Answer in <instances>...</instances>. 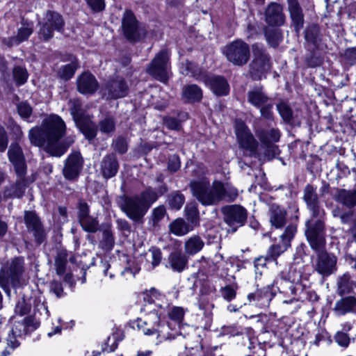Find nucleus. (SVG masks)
I'll list each match as a JSON object with an SVG mask.
<instances>
[{
  "mask_svg": "<svg viewBox=\"0 0 356 356\" xmlns=\"http://www.w3.org/2000/svg\"><path fill=\"white\" fill-rule=\"evenodd\" d=\"M169 55L167 51H161L152 61L147 72L156 79L167 83L169 79Z\"/></svg>",
  "mask_w": 356,
  "mask_h": 356,
  "instance_id": "nucleus-10",
  "label": "nucleus"
},
{
  "mask_svg": "<svg viewBox=\"0 0 356 356\" xmlns=\"http://www.w3.org/2000/svg\"><path fill=\"white\" fill-rule=\"evenodd\" d=\"M169 317L175 321L181 322L184 316V310L181 307H172L168 313Z\"/></svg>",
  "mask_w": 356,
  "mask_h": 356,
  "instance_id": "nucleus-59",
  "label": "nucleus"
},
{
  "mask_svg": "<svg viewBox=\"0 0 356 356\" xmlns=\"http://www.w3.org/2000/svg\"><path fill=\"white\" fill-rule=\"evenodd\" d=\"M180 70L183 74L193 76L197 79H201L200 71L192 62L186 60L185 62L182 63Z\"/></svg>",
  "mask_w": 356,
  "mask_h": 356,
  "instance_id": "nucleus-43",
  "label": "nucleus"
},
{
  "mask_svg": "<svg viewBox=\"0 0 356 356\" xmlns=\"http://www.w3.org/2000/svg\"><path fill=\"white\" fill-rule=\"evenodd\" d=\"M101 169L105 178L108 179L115 176L118 170V163L115 156H105L102 161Z\"/></svg>",
  "mask_w": 356,
  "mask_h": 356,
  "instance_id": "nucleus-32",
  "label": "nucleus"
},
{
  "mask_svg": "<svg viewBox=\"0 0 356 356\" xmlns=\"http://www.w3.org/2000/svg\"><path fill=\"white\" fill-rule=\"evenodd\" d=\"M337 259L334 255L322 252L318 255L315 270L323 277H327L337 271Z\"/></svg>",
  "mask_w": 356,
  "mask_h": 356,
  "instance_id": "nucleus-15",
  "label": "nucleus"
},
{
  "mask_svg": "<svg viewBox=\"0 0 356 356\" xmlns=\"http://www.w3.org/2000/svg\"><path fill=\"white\" fill-rule=\"evenodd\" d=\"M8 155L9 161L14 166L17 177L22 179L26 173V165L21 147L17 143L11 144Z\"/></svg>",
  "mask_w": 356,
  "mask_h": 356,
  "instance_id": "nucleus-14",
  "label": "nucleus"
},
{
  "mask_svg": "<svg viewBox=\"0 0 356 356\" xmlns=\"http://www.w3.org/2000/svg\"><path fill=\"white\" fill-rule=\"evenodd\" d=\"M19 115L23 118H28L32 113L31 106L26 102H21L17 106Z\"/></svg>",
  "mask_w": 356,
  "mask_h": 356,
  "instance_id": "nucleus-60",
  "label": "nucleus"
},
{
  "mask_svg": "<svg viewBox=\"0 0 356 356\" xmlns=\"http://www.w3.org/2000/svg\"><path fill=\"white\" fill-rule=\"evenodd\" d=\"M13 76L16 85L19 86L27 81L29 74L25 67L15 66L13 70Z\"/></svg>",
  "mask_w": 356,
  "mask_h": 356,
  "instance_id": "nucleus-44",
  "label": "nucleus"
},
{
  "mask_svg": "<svg viewBox=\"0 0 356 356\" xmlns=\"http://www.w3.org/2000/svg\"><path fill=\"white\" fill-rule=\"evenodd\" d=\"M188 263L187 257L181 252L175 251L170 254L167 267L177 272H181Z\"/></svg>",
  "mask_w": 356,
  "mask_h": 356,
  "instance_id": "nucleus-31",
  "label": "nucleus"
},
{
  "mask_svg": "<svg viewBox=\"0 0 356 356\" xmlns=\"http://www.w3.org/2000/svg\"><path fill=\"white\" fill-rule=\"evenodd\" d=\"M79 129L88 140H92L97 134V128L95 124L91 121L76 122Z\"/></svg>",
  "mask_w": 356,
  "mask_h": 356,
  "instance_id": "nucleus-42",
  "label": "nucleus"
},
{
  "mask_svg": "<svg viewBox=\"0 0 356 356\" xmlns=\"http://www.w3.org/2000/svg\"><path fill=\"white\" fill-rule=\"evenodd\" d=\"M221 188L220 201L226 200L228 202H232L238 197V191L236 188L228 183H222L220 181Z\"/></svg>",
  "mask_w": 356,
  "mask_h": 356,
  "instance_id": "nucleus-41",
  "label": "nucleus"
},
{
  "mask_svg": "<svg viewBox=\"0 0 356 356\" xmlns=\"http://www.w3.org/2000/svg\"><path fill=\"white\" fill-rule=\"evenodd\" d=\"M191 188L193 195L204 205L217 204L220 202V181H213L211 186L207 179L193 181Z\"/></svg>",
  "mask_w": 356,
  "mask_h": 356,
  "instance_id": "nucleus-5",
  "label": "nucleus"
},
{
  "mask_svg": "<svg viewBox=\"0 0 356 356\" xmlns=\"http://www.w3.org/2000/svg\"><path fill=\"white\" fill-rule=\"evenodd\" d=\"M223 54L233 65L243 66L250 59V50L247 43L241 40H236L225 47Z\"/></svg>",
  "mask_w": 356,
  "mask_h": 356,
  "instance_id": "nucleus-6",
  "label": "nucleus"
},
{
  "mask_svg": "<svg viewBox=\"0 0 356 356\" xmlns=\"http://www.w3.org/2000/svg\"><path fill=\"white\" fill-rule=\"evenodd\" d=\"M277 111L286 122H289L292 118V111L290 107L284 102H281L277 106Z\"/></svg>",
  "mask_w": 356,
  "mask_h": 356,
  "instance_id": "nucleus-54",
  "label": "nucleus"
},
{
  "mask_svg": "<svg viewBox=\"0 0 356 356\" xmlns=\"http://www.w3.org/2000/svg\"><path fill=\"white\" fill-rule=\"evenodd\" d=\"M334 199L347 208H353L356 205V191L337 189Z\"/></svg>",
  "mask_w": 356,
  "mask_h": 356,
  "instance_id": "nucleus-30",
  "label": "nucleus"
},
{
  "mask_svg": "<svg viewBox=\"0 0 356 356\" xmlns=\"http://www.w3.org/2000/svg\"><path fill=\"white\" fill-rule=\"evenodd\" d=\"M243 328L240 326L225 325L221 327L220 334L222 336L235 337L243 334Z\"/></svg>",
  "mask_w": 356,
  "mask_h": 356,
  "instance_id": "nucleus-52",
  "label": "nucleus"
},
{
  "mask_svg": "<svg viewBox=\"0 0 356 356\" xmlns=\"http://www.w3.org/2000/svg\"><path fill=\"white\" fill-rule=\"evenodd\" d=\"M265 19L270 26H280L285 22L282 6L277 3H270L265 10Z\"/></svg>",
  "mask_w": 356,
  "mask_h": 356,
  "instance_id": "nucleus-20",
  "label": "nucleus"
},
{
  "mask_svg": "<svg viewBox=\"0 0 356 356\" xmlns=\"http://www.w3.org/2000/svg\"><path fill=\"white\" fill-rule=\"evenodd\" d=\"M164 297L156 289H152L144 294V301L149 305L154 304L156 306L161 307L160 300Z\"/></svg>",
  "mask_w": 356,
  "mask_h": 356,
  "instance_id": "nucleus-46",
  "label": "nucleus"
},
{
  "mask_svg": "<svg viewBox=\"0 0 356 356\" xmlns=\"http://www.w3.org/2000/svg\"><path fill=\"white\" fill-rule=\"evenodd\" d=\"M274 296L272 286L268 285L250 293L248 296V300L250 303H254L260 308H264L269 306Z\"/></svg>",
  "mask_w": 356,
  "mask_h": 356,
  "instance_id": "nucleus-19",
  "label": "nucleus"
},
{
  "mask_svg": "<svg viewBox=\"0 0 356 356\" xmlns=\"http://www.w3.org/2000/svg\"><path fill=\"white\" fill-rule=\"evenodd\" d=\"M106 90L108 97L117 99L123 97L127 95L128 87L122 79L116 78L108 82Z\"/></svg>",
  "mask_w": 356,
  "mask_h": 356,
  "instance_id": "nucleus-28",
  "label": "nucleus"
},
{
  "mask_svg": "<svg viewBox=\"0 0 356 356\" xmlns=\"http://www.w3.org/2000/svg\"><path fill=\"white\" fill-rule=\"evenodd\" d=\"M17 337H19L15 336V334H13V332H11L8 335V337L7 338V345H8V348H9V350H8V348H6L5 350H3L2 352L3 356H7V355H10V350H14L15 348L19 346V343L18 340L17 339Z\"/></svg>",
  "mask_w": 356,
  "mask_h": 356,
  "instance_id": "nucleus-58",
  "label": "nucleus"
},
{
  "mask_svg": "<svg viewBox=\"0 0 356 356\" xmlns=\"http://www.w3.org/2000/svg\"><path fill=\"white\" fill-rule=\"evenodd\" d=\"M222 213L225 216V221L230 226L238 225L241 226L247 218V211L245 208L238 204L224 207Z\"/></svg>",
  "mask_w": 356,
  "mask_h": 356,
  "instance_id": "nucleus-16",
  "label": "nucleus"
},
{
  "mask_svg": "<svg viewBox=\"0 0 356 356\" xmlns=\"http://www.w3.org/2000/svg\"><path fill=\"white\" fill-rule=\"evenodd\" d=\"M185 213L187 220L191 222V226L197 225L198 222V211L196 206L194 204H187L185 207Z\"/></svg>",
  "mask_w": 356,
  "mask_h": 356,
  "instance_id": "nucleus-48",
  "label": "nucleus"
},
{
  "mask_svg": "<svg viewBox=\"0 0 356 356\" xmlns=\"http://www.w3.org/2000/svg\"><path fill=\"white\" fill-rule=\"evenodd\" d=\"M288 10L295 31L296 33H299L303 26L304 17L298 0H288Z\"/></svg>",
  "mask_w": 356,
  "mask_h": 356,
  "instance_id": "nucleus-27",
  "label": "nucleus"
},
{
  "mask_svg": "<svg viewBox=\"0 0 356 356\" xmlns=\"http://www.w3.org/2000/svg\"><path fill=\"white\" fill-rule=\"evenodd\" d=\"M86 1L94 12H100L105 8L104 0H86Z\"/></svg>",
  "mask_w": 356,
  "mask_h": 356,
  "instance_id": "nucleus-62",
  "label": "nucleus"
},
{
  "mask_svg": "<svg viewBox=\"0 0 356 356\" xmlns=\"http://www.w3.org/2000/svg\"><path fill=\"white\" fill-rule=\"evenodd\" d=\"M235 131L241 148L243 149L248 155H253L257 148V142L247 126L243 121L236 120Z\"/></svg>",
  "mask_w": 356,
  "mask_h": 356,
  "instance_id": "nucleus-13",
  "label": "nucleus"
},
{
  "mask_svg": "<svg viewBox=\"0 0 356 356\" xmlns=\"http://www.w3.org/2000/svg\"><path fill=\"white\" fill-rule=\"evenodd\" d=\"M69 106L71 115H72L74 120L76 121V122L80 121L81 116L80 102L75 99H70L69 101Z\"/></svg>",
  "mask_w": 356,
  "mask_h": 356,
  "instance_id": "nucleus-53",
  "label": "nucleus"
},
{
  "mask_svg": "<svg viewBox=\"0 0 356 356\" xmlns=\"http://www.w3.org/2000/svg\"><path fill=\"white\" fill-rule=\"evenodd\" d=\"M23 272L24 260L22 258L13 259L0 272V286L6 288L8 285H18Z\"/></svg>",
  "mask_w": 356,
  "mask_h": 356,
  "instance_id": "nucleus-7",
  "label": "nucleus"
},
{
  "mask_svg": "<svg viewBox=\"0 0 356 356\" xmlns=\"http://www.w3.org/2000/svg\"><path fill=\"white\" fill-rule=\"evenodd\" d=\"M306 41L314 46V47L319 49L322 47L321 35L318 26L312 25L307 28L305 35Z\"/></svg>",
  "mask_w": 356,
  "mask_h": 356,
  "instance_id": "nucleus-37",
  "label": "nucleus"
},
{
  "mask_svg": "<svg viewBox=\"0 0 356 356\" xmlns=\"http://www.w3.org/2000/svg\"><path fill=\"white\" fill-rule=\"evenodd\" d=\"M304 200L312 213L311 218L307 222L306 236L312 249L320 251L325 245L324 222L317 217L321 216V210L315 188L307 185L304 191Z\"/></svg>",
  "mask_w": 356,
  "mask_h": 356,
  "instance_id": "nucleus-2",
  "label": "nucleus"
},
{
  "mask_svg": "<svg viewBox=\"0 0 356 356\" xmlns=\"http://www.w3.org/2000/svg\"><path fill=\"white\" fill-rule=\"evenodd\" d=\"M33 24L23 22L21 26L17 29L15 36L4 38L2 42L8 47H12L19 44L21 42L29 39V36L33 33Z\"/></svg>",
  "mask_w": 356,
  "mask_h": 356,
  "instance_id": "nucleus-22",
  "label": "nucleus"
},
{
  "mask_svg": "<svg viewBox=\"0 0 356 356\" xmlns=\"http://www.w3.org/2000/svg\"><path fill=\"white\" fill-rule=\"evenodd\" d=\"M211 90L217 95L228 94L229 88L227 81L222 76H213L208 79Z\"/></svg>",
  "mask_w": 356,
  "mask_h": 356,
  "instance_id": "nucleus-33",
  "label": "nucleus"
},
{
  "mask_svg": "<svg viewBox=\"0 0 356 356\" xmlns=\"http://www.w3.org/2000/svg\"><path fill=\"white\" fill-rule=\"evenodd\" d=\"M122 27L125 37L129 40H138L144 37L146 33L145 28L138 26L134 13L130 10L124 12L122 17Z\"/></svg>",
  "mask_w": 356,
  "mask_h": 356,
  "instance_id": "nucleus-11",
  "label": "nucleus"
},
{
  "mask_svg": "<svg viewBox=\"0 0 356 356\" xmlns=\"http://www.w3.org/2000/svg\"><path fill=\"white\" fill-rule=\"evenodd\" d=\"M162 253L160 249L152 247L149 250L147 261L151 264V268L153 269L157 266L161 261Z\"/></svg>",
  "mask_w": 356,
  "mask_h": 356,
  "instance_id": "nucleus-47",
  "label": "nucleus"
},
{
  "mask_svg": "<svg viewBox=\"0 0 356 356\" xmlns=\"http://www.w3.org/2000/svg\"><path fill=\"white\" fill-rule=\"evenodd\" d=\"M78 91L83 95L93 94L99 88L96 78L90 72H83L76 79Z\"/></svg>",
  "mask_w": 356,
  "mask_h": 356,
  "instance_id": "nucleus-21",
  "label": "nucleus"
},
{
  "mask_svg": "<svg viewBox=\"0 0 356 356\" xmlns=\"http://www.w3.org/2000/svg\"><path fill=\"white\" fill-rule=\"evenodd\" d=\"M78 67V61L74 58L70 63L61 66L58 72V74L60 79L69 80L74 76Z\"/></svg>",
  "mask_w": 356,
  "mask_h": 356,
  "instance_id": "nucleus-40",
  "label": "nucleus"
},
{
  "mask_svg": "<svg viewBox=\"0 0 356 356\" xmlns=\"http://www.w3.org/2000/svg\"><path fill=\"white\" fill-rule=\"evenodd\" d=\"M302 266L294 265L291 267L289 272V279L290 282H285L288 285L289 293L293 297L289 300H284L283 302L286 304L291 303L295 299V295L296 294V289L294 286V284H298L302 282L303 279L302 275Z\"/></svg>",
  "mask_w": 356,
  "mask_h": 356,
  "instance_id": "nucleus-23",
  "label": "nucleus"
},
{
  "mask_svg": "<svg viewBox=\"0 0 356 356\" xmlns=\"http://www.w3.org/2000/svg\"><path fill=\"white\" fill-rule=\"evenodd\" d=\"M40 27L38 31L39 38L47 41L54 36V31H62L64 21L62 16L56 12L48 11L43 21L39 23Z\"/></svg>",
  "mask_w": 356,
  "mask_h": 356,
  "instance_id": "nucleus-8",
  "label": "nucleus"
},
{
  "mask_svg": "<svg viewBox=\"0 0 356 356\" xmlns=\"http://www.w3.org/2000/svg\"><path fill=\"white\" fill-rule=\"evenodd\" d=\"M266 37L268 43L273 47H277L282 40V33L278 29L266 31Z\"/></svg>",
  "mask_w": 356,
  "mask_h": 356,
  "instance_id": "nucleus-50",
  "label": "nucleus"
},
{
  "mask_svg": "<svg viewBox=\"0 0 356 356\" xmlns=\"http://www.w3.org/2000/svg\"><path fill=\"white\" fill-rule=\"evenodd\" d=\"M297 232L295 225H290L286 227L284 232L280 236L281 242L272 245L268 250L267 258L270 261H275L291 245V241Z\"/></svg>",
  "mask_w": 356,
  "mask_h": 356,
  "instance_id": "nucleus-12",
  "label": "nucleus"
},
{
  "mask_svg": "<svg viewBox=\"0 0 356 356\" xmlns=\"http://www.w3.org/2000/svg\"><path fill=\"white\" fill-rule=\"evenodd\" d=\"M185 201L184 195L179 192L171 193L168 197V203L172 209H181Z\"/></svg>",
  "mask_w": 356,
  "mask_h": 356,
  "instance_id": "nucleus-49",
  "label": "nucleus"
},
{
  "mask_svg": "<svg viewBox=\"0 0 356 356\" xmlns=\"http://www.w3.org/2000/svg\"><path fill=\"white\" fill-rule=\"evenodd\" d=\"M248 100L252 106L260 107L267 103L268 97L261 88L257 87L248 92Z\"/></svg>",
  "mask_w": 356,
  "mask_h": 356,
  "instance_id": "nucleus-34",
  "label": "nucleus"
},
{
  "mask_svg": "<svg viewBox=\"0 0 356 356\" xmlns=\"http://www.w3.org/2000/svg\"><path fill=\"white\" fill-rule=\"evenodd\" d=\"M286 213L283 208L277 205H273L270 208V221L271 225L276 227H283L286 222Z\"/></svg>",
  "mask_w": 356,
  "mask_h": 356,
  "instance_id": "nucleus-35",
  "label": "nucleus"
},
{
  "mask_svg": "<svg viewBox=\"0 0 356 356\" xmlns=\"http://www.w3.org/2000/svg\"><path fill=\"white\" fill-rule=\"evenodd\" d=\"M204 245V243L199 236H193L185 243V252L188 254L193 255L200 252Z\"/></svg>",
  "mask_w": 356,
  "mask_h": 356,
  "instance_id": "nucleus-39",
  "label": "nucleus"
},
{
  "mask_svg": "<svg viewBox=\"0 0 356 356\" xmlns=\"http://www.w3.org/2000/svg\"><path fill=\"white\" fill-rule=\"evenodd\" d=\"M67 251L65 250H60L55 259V266L58 275H63L65 271L67 264Z\"/></svg>",
  "mask_w": 356,
  "mask_h": 356,
  "instance_id": "nucleus-45",
  "label": "nucleus"
},
{
  "mask_svg": "<svg viewBox=\"0 0 356 356\" xmlns=\"http://www.w3.org/2000/svg\"><path fill=\"white\" fill-rule=\"evenodd\" d=\"M166 191L167 188L164 185L156 189L148 188L139 195L120 196L117 203L130 219L138 222L145 216L152 204Z\"/></svg>",
  "mask_w": 356,
  "mask_h": 356,
  "instance_id": "nucleus-3",
  "label": "nucleus"
},
{
  "mask_svg": "<svg viewBox=\"0 0 356 356\" xmlns=\"http://www.w3.org/2000/svg\"><path fill=\"white\" fill-rule=\"evenodd\" d=\"M334 311L339 316L347 313L356 314V298L354 296H348L337 300Z\"/></svg>",
  "mask_w": 356,
  "mask_h": 356,
  "instance_id": "nucleus-29",
  "label": "nucleus"
},
{
  "mask_svg": "<svg viewBox=\"0 0 356 356\" xmlns=\"http://www.w3.org/2000/svg\"><path fill=\"white\" fill-rule=\"evenodd\" d=\"M165 126L172 130H178L180 128V123L179 120L173 118H166L164 121Z\"/></svg>",
  "mask_w": 356,
  "mask_h": 356,
  "instance_id": "nucleus-64",
  "label": "nucleus"
},
{
  "mask_svg": "<svg viewBox=\"0 0 356 356\" xmlns=\"http://www.w3.org/2000/svg\"><path fill=\"white\" fill-rule=\"evenodd\" d=\"M166 211L163 206L154 208L152 213L153 225L156 226L165 216Z\"/></svg>",
  "mask_w": 356,
  "mask_h": 356,
  "instance_id": "nucleus-57",
  "label": "nucleus"
},
{
  "mask_svg": "<svg viewBox=\"0 0 356 356\" xmlns=\"http://www.w3.org/2000/svg\"><path fill=\"white\" fill-rule=\"evenodd\" d=\"M335 342L341 347L347 348L350 342V338L346 332L338 331L334 337Z\"/></svg>",
  "mask_w": 356,
  "mask_h": 356,
  "instance_id": "nucleus-55",
  "label": "nucleus"
},
{
  "mask_svg": "<svg viewBox=\"0 0 356 356\" xmlns=\"http://www.w3.org/2000/svg\"><path fill=\"white\" fill-rule=\"evenodd\" d=\"M115 127V122L114 119L111 117H108L101 120L99 123V131L106 134H109L114 131Z\"/></svg>",
  "mask_w": 356,
  "mask_h": 356,
  "instance_id": "nucleus-51",
  "label": "nucleus"
},
{
  "mask_svg": "<svg viewBox=\"0 0 356 356\" xmlns=\"http://www.w3.org/2000/svg\"><path fill=\"white\" fill-rule=\"evenodd\" d=\"M336 292L342 296L353 292L356 288V281L348 273L339 275L336 280Z\"/></svg>",
  "mask_w": 356,
  "mask_h": 356,
  "instance_id": "nucleus-25",
  "label": "nucleus"
},
{
  "mask_svg": "<svg viewBox=\"0 0 356 356\" xmlns=\"http://www.w3.org/2000/svg\"><path fill=\"white\" fill-rule=\"evenodd\" d=\"M24 219L28 229L33 232L37 242L38 243L43 242L45 234L36 214L33 212L27 211L25 213Z\"/></svg>",
  "mask_w": 356,
  "mask_h": 356,
  "instance_id": "nucleus-24",
  "label": "nucleus"
},
{
  "mask_svg": "<svg viewBox=\"0 0 356 356\" xmlns=\"http://www.w3.org/2000/svg\"><path fill=\"white\" fill-rule=\"evenodd\" d=\"M280 137V131L277 129H272L263 136H261V140L266 143H276Z\"/></svg>",
  "mask_w": 356,
  "mask_h": 356,
  "instance_id": "nucleus-56",
  "label": "nucleus"
},
{
  "mask_svg": "<svg viewBox=\"0 0 356 356\" xmlns=\"http://www.w3.org/2000/svg\"><path fill=\"white\" fill-rule=\"evenodd\" d=\"M83 167V159L81 154L74 152L70 154L63 168L64 177L67 179H73L78 177Z\"/></svg>",
  "mask_w": 356,
  "mask_h": 356,
  "instance_id": "nucleus-17",
  "label": "nucleus"
},
{
  "mask_svg": "<svg viewBox=\"0 0 356 356\" xmlns=\"http://www.w3.org/2000/svg\"><path fill=\"white\" fill-rule=\"evenodd\" d=\"M222 296L227 300L230 301L236 296V291L231 286H227L221 290Z\"/></svg>",
  "mask_w": 356,
  "mask_h": 356,
  "instance_id": "nucleus-63",
  "label": "nucleus"
},
{
  "mask_svg": "<svg viewBox=\"0 0 356 356\" xmlns=\"http://www.w3.org/2000/svg\"><path fill=\"white\" fill-rule=\"evenodd\" d=\"M136 326L145 335H156L160 341L175 339V335L170 331V326L160 321V315L155 309L151 310L143 317L138 318Z\"/></svg>",
  "mask_w": 356,
  "mask_h": 356,
  "instance_id": "nucleus-4",
  "label": "nucleus"
},
{
  "mask_svg": "<svg viewBox=\"0 0 356 356\" xmlns=\"http://www.w3.org/2000/svg\"><path fill=\"white\" fill-rule=\"evenodd\" d=\"M65 131L66 126L63 119L57 115H51L43 120L40 127L30 129L29 138L32 145L43 147L53 156L60 157L74 142V136H69L59 142Z\"/></svg>",
  "mask_w": 356,
  "mask_h": 356,
  "instance_id": "nucleus-1",
  "label": "nucleus"
},
{
  "mask_svg": "<svg viewBox=\"0 0 356 356\" xmlns=\"http://www.w3.org/2000/svg\"><path fill=\"white\" fill-rule=\"evenodd\" d=\"M193 226L187 223L182 218H177L169 225L170 232L178 236L186 235L190 231L193 230Z\"/></svg>",
  "mask_w": 356,
  "mask_h": 356,
  "instance_id": "nucleus-36",
  "label": "nucleus"
},
{
  "mask_svg": "<svg viewBox=\"0 0 356 356\" xmlns=\"http://www.w3.org/2000/svg\"><path fill=\"white\" fill-rule=\"evenodd\" d=\"M254 58L250 65V73L253 79H261L262 74L270 70L269 56L258 44L252 45Z\"/></svg>",
  "mask_w": 356,
  "mask_h": 356,
  "instance_id": "nucleus-9",
  "label": "nucleus"
},
{
  "mask_svg": "<svg viewBox=\"0 0 356 356\" xmlns=\"http://www.w3.org/2000/svg\"><path fill=\"white\" fill-rule=\"evenodd\" d=\"M78 217L81 226L85 231L93 233L99 229L98 220L89 215V207L86 203H79Z\"/></svg>",
  "mask_w": 356,
  "mask_h": 356,
  "instance_id": "nucleus-18",
  "label": "nucleus"
},
{
  "mask_svg": "<svg viewBox=\"0 0 356 356\" xmlns=\"http://www.w3.org/2000/svg\"><path fill=\"white\" fill-rule=\"evenodd\" d=\"M38 325V323L32 317H26L22 321L15 322L11 332L20 337L34 331Z\"/></svg>",
  "mask_w": 356,
  "mask_h": 356,
  "instance_id": "nucleus-26",
  "label": "nucleus"
},
{
  "mask_svg": "<svg viewBox=\"0 0 356 356\" xmlns=\"http://www.w3.org/2000/svg\"><path fill=\"white\" fill-rule=\"evenodd\" d=\"M30 309V305L26 303V301L23 299L18 301L16 305L15 312L16 314H18L20 316H23L29 312Z\"/></svg>",
  "mask_w": 356,
  "mask_h": 356,
  "instance_id": "nucleus-61",
  "label": "nucleus"
},
{
  "mask_svg": "<svg viewBox=\"0 0 356 356\" xmlns=\"http://www.w3.org/2000/svg\"><path fill=\"white\" fill-rule=\"evenodd\" d=\"M183 97L188 102L200 101L202 97V92L197 85L192 84L183 88Z\"/></svg>",
  "mask_w": 356,
  "mask_h": 356,
  "instance_id": "nucleus-38",
  "label": "nucleus"
}]
</instances>
